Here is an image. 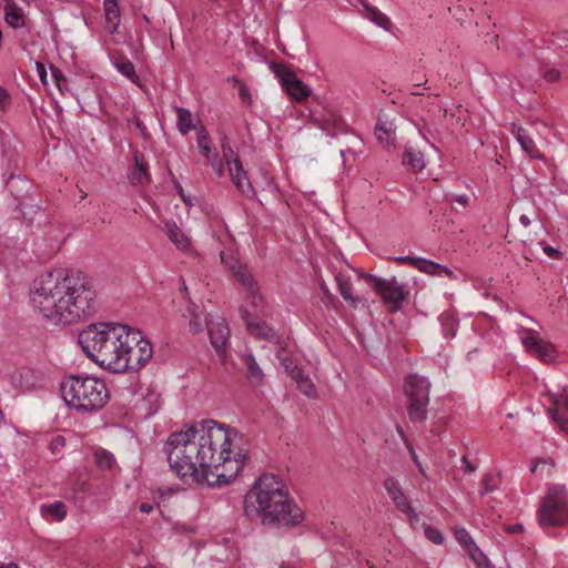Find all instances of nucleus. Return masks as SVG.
Segmentation results:
<instances>
[{
  "instance_id": "a19ab883",
  "label": "nucleus",
  "mask_w": 568,
  "mask_h": 568,
  "mask_svg": "<svg viewBox=\"0 0 568 568\" xmlns=\"http://www.w3.org/2000/svg\"><path fill=\"white\" fill-rule=\"evenodd\" d=\"M555 463L552 459H538L530 467L531 473H539L541 476H550L552 474Z\"/></svg>"
},
{
  "instance_id": "1a4fd4ad",
  "label": "nucleus",
  "mask_w": 568,
  "mask_h": 568,
  "mask_svg": "<svg viewBox=\"0 0 568 568\" xmlns=\"http://www.w3.org/2000/svg\"><path fill=\"white\" fill-rule=\"evenodd\" d=\"M241 318L244 321L247 331L257 338L265 341H275L277 338L275 331L252 314L244 305L240 306Z\"/></svg>"
},
{
  "instance_id": "72a5a7b5",
  "label": "nucleus",
  "mask_w": 568,
  "mask_h": 568,
  "mask_svg": "<svg viewBox=\"0 0 568 568\" xmlns=\"http://www.w3.org/2000/svg\"><path fill=\"white\" fill-rule=\"evenodd\" d=\"M366 16L367 18L373 21L378 27L383 28L384 30H390L392 28V21L390 19L379 11L378 9L374 7H366Z\"/></svg>"
},
{
  "instance_id": "20e7f679",
  "label": "nucleus",
  "mask_w": 568,
  "mask_h": 568,
  "mask_svg": "<svg viewBox=\"0 0 568 568\" xmlns=\"http://www.w3.org/2000/svg\"><path fill=\"white\" fill-rule=\"evenodd\" d=\"M134 341L129 326L113 323L91 324L79 334V344L83 352L99 366L112 373L128 371V359L121 354L129 347V342Z\"/></svg>"
},
{
  "instance_id": "473e14b6",
  "label": "nucleus",
  "mask_w": 568,
  "mask_h": 568,
  "mask_svg": "<svg viewBox=\"0 0 568 568\" xmlns=\"http://www.w3.org/2000/svg\"><path fill=\"white\" fill-rule=\"evenodd\" d=\"M520 341L525 348L534 354L540 347L544 339L539 338L534 329L524 328L520 331Z\"/></svg>"
},
{
  "instance_id": "39448f33",
  "label": "nucleus",
  "mask_w": 568,
  "mask_h": 568,
  "mask_svg": "<svg viewBox=\"0 0 568 568\" xmlns=\"http://www.w3.org/2000/svg\"><path fill=\"white\" fill-rule=\"evenodd\" d=\"M60 390L67 406L79 413L98 412L109 400L105 383L93 376H67L60 384Z\"/></svg>"
},
{
  "instance_id": "aec40b11",
  "label": "nucleus",
  "mask_w": 568,
  "mask_h": 568,
  "mask_svg": "<svg viewBox=\"0 0 568 568\" xmlns=\"http://www.w3.org/2000/svg\"><path fill=\"white\" fill-rule=\"evenodd\" d=\"M244 364L246 366V375L247 379L253 386H261L264 382V373L260 365L257 364L253 354H247L244 356Z\"/></svg>"
},
{
  "instance_id": "8fccbe9b",
  "label": "nucleus",
  "mask_w": 568,
  "mask_h": 568,
  "mask_svg": "<svg viewBox=\"0 0 568 568\" xmlns=\"http://www.w3.org/2000/svg\"><path fill=\"white\" fill-rule=\"evenodd\" d=\"M320 288L323 294V301L325 304H334L336 302V296L331 293L328 286L324 282L320 284Z\"/></svg>"
},
{
  "instance_id": "a878e982",
  "label": "nucleus",
  "mask_w": 568,
  "mask_h": 568,
  "mask_svg": "<svg viewBox=\"0 0 568 568\" xmlns=\"http://www.w3.org/2000/svg\"><path fill=\"white\" fill-rule=\"evenodd\" d=\"M403 163L414 171H422L425 168L424 155L420 151L406 146L403 155Z\"/></svg>"
},
{
  "instance_id": "0eeeda50",
  "label": "nucleus",
  "mask_w": 568,
  "mask_h": 568,
  "mask_svg": "<svg viewBox=\"0 0 568 568\" xmlns=\"http://www.w3.org/2000/svg\"><path fill=\"white\" fill-rule=\"evenodd\" d=\"M359 276L381 295L384 304L389 307L390 312L400 310L403 302L408 295L404 284L397 282L395 277L386 280L372 274H361Z\"/></svg>"
},
{
  "instance_id": "e2e57ef3",
  "label": "nucleus",
  "mask_w": 568,
  "mask_h": 568,
  "mask_svg": "<svg viewBox=\"0 0 568 568\" xmlns=\"http://www.w3.org/2000/svg\"><path fill=\"white\" fill-rule=\"evenodd\" d=\"M559 72L557 70H550L546 73V79L550 82L558 80Z\"/></svg>"
},
{
  "instance_id": "2f4dec72",
  "label": "nucleus",
  "mask_w": 568,
  "mask_h": 568,
  "mask_svg": "<svg viewBox=\"0 0 568 568\" xmlns=\"http://www.w3.org/2000/svg\"><path fill=\"white\" fill-rule=\"evenodd\" d=\"M130 335L135 337L134 342H129V347H125V354L123 353L122 357L128 359V371H139L141 367H135V362H138V353L133 347L134 344H139L140 341V332L130 328Z\"/></svg>"
},
{
  "instance_id": "b1692460",
  "label": "nucleus",
  "mask_w": 568,
  "mask_h": 568,
  "mask_svg": "<svg viewBox=\"0 0 568 568\" xmlns=\"http://www.w3.org/2000/svg\"><path fill=\"white\" fill-rule=\"evenodd\" d=\"M415 267L419 270L420 272L430 274V275H442L445 274L446 276H452L453 272L440 264H437L435 262L417 257Z\"/></svg>"
},
{
  "instance_id": "423d86ee",
  "label": "nucleus",
  "mask_w": 568,
  "mask_h": 568,
  "mask_svg": "<svg viewBox=\"0 0 568 568\" xmlns=\"http://www.w3.org/2000/svg\"><path fill=\"white\" fill-rule=\"evenodd\" d=\"M541 528L568 525V489L565 485L549 484L537 510Z\"/></svg>"
},
{
  "instance_id": "4d7b16f0",
  "label": "nucleus",
  "mask_w": 568,
  "mask_h": 568,
  "mask_svg": "<svg viewBox=\"0 0 568 568\" xmlns=\"http://www.w3.org/2000/svg\"><path fill=\"white\" fill-rule=\"evenodd\" d=\"M221 261L229 267V264L240 263L234 256L225 255L224 252L220 254Z\"/></svg>"
},
{
  "instance_id": "a18cd8bd",
  "label": "nucleus",
  "mask_w": 568,
  "mask_h": 568,
  "mask_svg": "<svg viewBox=\"0 0 568 568\" xmlns=\"http://www.w3.org/2000/svg\"><path fill=\"white\" fill-rule=\"evenodd\" d=\"M425 536L428 540L436 545H442L444 541V536L442 531L437 528L426 526L424 529Z\"/></svg>"
},
{
  "instance_id": "58836bf2",
  "label": "nucleus",
  "mask_w": 568,
  "mask_h": 568,
  "mask_svg": "<svg viewBox=\"0 0 568 568\" xmlns=\"http://www.w3.org/2000/svg\"><path fill=\"white\" fill-rule=\"evenodd\" d=\"M94 462L99 468L105 470L112 467L114 457L105 449H98L94 452Z\"/></svg>"
},
{
  "instance_id": "2eb2a0df",
  "label": "nucleus",
  "mask_w": 568,
  "mask_h": 568,
  "mask_svg": "<svg viewBox=\"0 0 568 568\" xmlns=\"http://www.w3.org/2000/svg\"><path fill=\"white\" fill-rule=\"evenodd\" d=\"M229 165V174L234 183L235 187L243 194H248L252 191L251 183L246 176V172L244 171L242 163L239 158H234V160Z\"/></svg>"
},
{
  "instance_id": "6ab92c4d",
  "label": "nucleus",
  "mask_w": 568,
  "mask_h": 568,
  "mask_svg": "<svg viewBox=\"0 0 568 568\" xmlns=\"http://www.w3.org/2000/svg\"><path fill=\"white\" fill-rule=\"evenodd\" d=\"M106 28L111 33L118 30L120 24V8L118 0H103Z\"/></svg>"
},
{
  "instance_id": "052dcab7",
  "label": "nucleus",
  "mask_w": 568,
  "mask_h": 568,
  "mask_svg": "<svg viewBox=\"0 0 568 568\" xmlns=\"http://www.w3.org/2000/svg\"><path fill=\"white\" fill-rule=\"evenodd\" d=\"M37 71H38V74H39V78L41 79V81L45 82L47 71L42 63L37 62Z\"/></svg>"
},
{
  "instance_id": "79ce46f5",
  "label": "nucleus",
  "mask_w": 568,
  "mask_h": 568,
  "mask_svg": "<svg viewBox=\"0 0 568 568\" xmlns=\"http://www.w3.org/2000/svg\"><path fill=\"white\" fill-rule=\"evenodd\" d=\"M197 145L206 159H210V156L213 155L211 140L204 128H202L199 132Z\"/></svg>"
},
{
  "instance_id": "f3484780",
  "label": "nucleus",
  "mask_w": 568,
  "mask_h": 568,
  "mask_svg": "<svg viewBox=\"0 0 568 568\" xmlns=\"http://www.w3.org/2000/svg\"><path fill=\"white\" fill-rule=\"evenodd\" d=\"M40 513L44 519L60 523L67 517V506L63 501L57 500L41 505Z\"/></svg>"
},
{
  "instance_id": "ea45409f",
  "label": "nucleus",
  "mask_w": 568,
  "mask_h": 568,
  "mask_svg": "<svg viewBox=\"0 0 568 568\" xmlns=\"http://www.w3.org/2000/svg\"><path fill=\"white\" fill-rule=\"evenodd\" d=\"M246 308L250 305L253 310H260L263 306V296L258 292V287L255 286L246 292L245 304Z\"/></svg>"
},
{
  "instance_id": "3c124183",
  "label": "nucleus",
  "mask_w": 568,
  "mask_h": 568,
  "mask_svg": "<svg viewBox=\"0 0 568 568\" xmlns=\"http://www.w3.org/2000/svg\"><path fill=\"white\" fill-rule=\"evenodd\" d=\"M65 446V439L63 436H55L50 443V449L53 453H59Z\"/></svg>"
},
{
  "instance_id": "f8f14e48",
  "label": "nucleus",
  "mask_w": 568,
  "mask_h": 568,
  "mask_svg": "<svg viewBox=\"0 0 568 568\" xmlns=\"http://www.w3.org/2000/svg\"><path fill=\"white\" fill-rule=\"evenodd\" d=\"M207 328L211 345L219 356H223L226 352L231 334L229 325L224 320H221L220 322L207 326Z\"/></svg>"
},
{
  "instance_id": "c85d7f7f",
  "label": "nucleus",
  "mask_w": 568,
  "mask_h": 568,
  "mask_svg": "<svg viewBox=\"0 0 568 568\" xmlns=\"http://www.w3.org/2000/svg\"><path fill=\"white\" fill-rule=\"evenodd\" d=\"M135 172L133 173V180L141 183L143 180L150 181L149 164L144 159V155L136 151L134 152Z\"/></svg>"
},
{
  "instance_id": "c756f323",
  "label": "nucleus",
  "mask_w": 568,
  "mask_h": 568,
  "mask_svg": "<svg viewBox=\"0 0 568 568\" xmlns=\"http://www.w3.org/2000/svg\"><path fill=\"white\" fill-rule=\"evenodd\" d=\"M113 65L115 69L125 78L136 83L139 81V77L135 72L134 64L125 57H119L113 61Z\"/></svg>"
},
{
  "instance_id": "6e6d98bb",
  "label": "nucleus",
  "mask_w": 568,
  "mask_h": 568,
  "mask_svg": "<svg viewBox=\"0 0 568 568\" xmlns=\"http://www.w3.org/2000/svg\"><path fill=\"white\" fill-rule=\"evenodd\" d=\"M399 264H410L413 266L416 265L417 257H410V256H396L394 258Z\"/></svg>"
},
{
  "instance_id": "4be33fe9",
  "label": "nucleus",
  "mask_w": 568,
  "mask_h": 568,
  "mask_svg": "<svg viewBox=\"0 0 568 568\" xmlns=\"http://www.w3.org/2000/svg\"><path fill=\"white\" fill-rule=\"evenodd\" d=\"M4 21L8 26L13 29H19L24 27V14L23 10L18 7L17 3H11L9 6H4Z\"/></svg>"
},
{
  "instance_id": "a211bd4d",
  "label": "nucleus",
  "mask_w": 568,
  "mask_h": 568,
  "mask_svg": "<svg viewBox=\"0 0 568 568\" xmlns=\"http://www.w3.org/2000/svg\"><path fill=\"white\" fill-rule=\"evenodd\" d=\"M292 379L296 383L297 388L308 398H316L317 393L315 385L308 375H306L302 368H293Z\"/></svg>"
},
{
  "instance_id": "4468645a",
  "label": "nucleus",
  "mask_w": 568,
  "mask_h": 568,
  "mask_svg": "<svg viewBox=\"0 0 568 568\" xmlns=\"http://www.w3.org/2000/svg\"><path fill=\"white\" fill-rule=\"evenodd\" d=\"M396 126L392 121L378 116L375 125V135L377 141L387 149L394 148L396 143Z\"/></svg>"
},
{
  "instance_id": "412c9836",
  "label": "nucleus",
  "mask_w": 568,
  "mask_h": 568,
  "mask_svg": "<svg viewBox=\"0 0 568 568\" xmlns=\"http://www.w3.org/2000/svg\"><path fill=\"white\" fill-rule=\"evenodd\" d=\"M335 281L341 296L353 307H356L358 298L353 295V285L348 276L342 273L335 275Z\"/></svg>"
},
{
  "instance_id": "9d476101",
  "label": "nucleus",
  "mask_w": 568,
  "mask_h": 568,
  "mask_svg": "<svg viewBox=\"0 0 568 568\" xmlns=\"http://www.w3.org/2000/svg\"><path fill=\"white\" fill-rule=\"evenodd\" d=\"M383 485H384V488H385L387 495L390 497L392 501L397 507V509L399 511L406 514L410 518H415L416 513H415L414 508L412 507L408 498L403 493L398 480L394 477H387L384 480Z\"/></svg>"
},
{
  "instance_id": "864d4df0",
  "label": "nucleus",
  "mask_w": 568,
  "mask_h": 568,
  "mask_svg": "<svg viewBox=\"0 0 568 568\" xmlns=\"http://www.w3.org/2000/svg\"><path fill=\"white\" fill-rule=\"evenodd\" d=\"M542 251H544V252H545L549 257H551V258H558V257L561 255V253H560V251H559V250H557V248H555V247H552V246H549V245H545V246L542 247Z\"/></svg>"
},
{
  "instance_id": "338daca9",
  "label": "nucleus",
  "mask_w": 568,
  "mask_h": 568,
  "mask_svg": "<svg viewBox=\"0 0 568 568\" xmlns=\"http://www.w3.org/2000/svg\"><path fill=\"white\" fill-rule=\"evenodd\" d=\"M0 568H19V567L14 562H9V564H0Z\"/></svg>"
},
{
  "instance_id": "09e8293b",
  "label": "nucleus",
  "mask_w": 568,
  "mask_h": 568,
  "mask_svg": "<svg viewBox=\"0 0 568 568\" xmlns=\"http://www.w3.org/2000/svg\"><path fill=\"white\" fill-rule=\"evenodd\" d=\"M11 104V95L8 90L0 85V111H6Z\"/></svg>"
},
{
  "instance_id": "5701e85b",
  "label": "nucleus",
  "mask_w": 568,
  "mask_h": 568,
  "mask_svg": "<svg viewBox=\"0 0 568 568\" xmlns=\"http://www.w3.org/2000/svg\"><path fill=\"white\" fill-rule=\"evenodd\" d=\"M229 268L233 273L237 282H240L244 286L245 292L257 286L254 282L253 276L247 271L245 265H242L241 263L229 264Z\"/></svg>"
},
{
  "instance_id": "7ed1b4c3",
  "label": "nucleus",
  "mask_w": 568,
  "mask_h": 568,
  "mask_svg": "<svg viewBox=\"0 0 568 568\" xmlns=\"http://www.w3.org/2000/svg\"><path fill=\"white\" fill-rule=\"evenodd\" d=\"M244 511L251 519L260 518L264 526L274 528L295 527L304 520V513L273 474L261 476L246 494Z\"/></svg>"
},
{
  "instance_id": "0e129e2a",
  "label": "nucleus",
  "mask_w": 568,
  "mask_h": 568,
  "mask_svg": "<svg viewBox=\"0 0 568 568\" xmlns=\"http://www.w3.org/2000/svg\"><path fill=\"white\" fill-rule=\"evenodd\" d=\"M396 430H397L398 435L400 436V438L403 440L407 442L406 434L400 425H397Z\"/></svg>"
},
{
  "instance_id": "cd10ccee",
  "label": "nucleus",
  "mask_w": 568,
  "mask_h": 568,
  "mask_svg": "<svg viewBox=\"0 0 568 568\" xmlns=\"http://www.w3.org/2000/svg\"><path fill=\"white\" fill-rule=\"evenodd\" d=\"M166 234L178 248L187 250L190 247V239L176 226V224H166Z\"/></svg>"
},
{
  "instance_id": "680f3d73",
  "label": "nucleus",
  "mask_w": 568,
  "mask_h": 568,
  "mask_svg": "<svg viewBox=\"0 0 568 568\" xmlns=\"http://www.w3.org/2000/svg\"><path fill=\"white\" fill-rule=\"evenodd\" d=\"M153 505L150 504V503H142L140 506H139V510L141 513H144V514H150L152 510H153Z\"/></svg>"
},
{
  "instance_id": "f03ea898",
  "label": "nucleus",
  "mask_w": 568,
  "mask_h": 568,
  "mask_svg": "<svg viewBox=\"0 0 568 568\" xmlns=\"http://www.w3.org/2000/svg\"><path fill=\"white\" fill-rule=\"evenodd\" d=\"M30 300L36 311L57 325L85 320L98 310L93 282L82 272L58 268L40 275Z\"/></svg>"
},
{
  "instance_id": "9b49d317",
  "label": "nucleus",
  "mask_w": 568,
  "mask_h": 568,
  "mask_svg": "<svg viewBox=\"0 0 568 568\" xmlns=\"http://www.w3.org/2000/svg\"><path fill=\"white\" fill-rule=\"evenodd\" d=\"M549 414L562 432L568 430V396L564 393L549 394Z\"/></svg>"
},
{
  "instance_id": "6e6552de",
  "label": "nucleus",
  "mask_w": 568,
  "mask_h": 568,
  "mask_svg": "<svg viewBox=\"0 0 568 568\" xmlns=\"http://www.w3.org/2000/svg\"><path fill=\"white\" fill-rule=\"evenodd\" d=\"M272 71L280 80L286 93L296 101H302L308 98L312 90L296 74L283 63H273Z\"/></svg>"
},
{
  "instance_id": "f257e3e1",
  "label": "nucleus",
  "mask_w": 568,
  "mask_h": 568,
  "mask_svg": "<svg viewBox=\"0 0 568 568\" xmlns=\"http://www.w3.org/2000/svg\"><path fill=\"white\" fill-rule=\"evenodd\" d=\"M244 436L206 419L172 433L164 446L172 471L186 484L227 485L246 458Z\"/></svg>"
},
{
  "instance_id": "5fc2aeb1",
  "label": "nucleus",
  "mask_w": 568,
  "mask_h": 568,
  "mask_svg": "<svg viewBox=\"0 0 568 568\" xmlns=\"http://www.w3.org/2000/svg\"><path fill=\"white\" fill-rule=\"evenodd\" d=\"M450 200L453 202L460 204L464 207L467 206L469 203V196L466 194L453 195Z\"/></svg>"
},
{
  "instance_id": "37998d69",
  "label": "nucleus",
  "mask_w": 568,
  "mask_h": 568,
  "mask_svg": "<svg viewBox=\"0 0 568 568\" xmlns=\"http://www.w3.org/2000/svg\"><path fill=\"white\" fill-rule=\"evenodd\" d=\"M276 358L280 361L281 365L283 366L285 372L290 374V376H292L293 368H300L297 365L294 364L292 358L286 354L285 349L282 347L276 352Z\"/></svg>"
},
{
  "instance_id": "4c0bfd02",
  "label": "nucleus",
  "mask_w": 568,
  "mask_h": 568,
  "mask_svg": "<svg viewBox=\"0 0 568 568\" xmlns=\"http://www.w3.org/2000/svg\"><path fill=\"white\" fill-rule=\"evenodd\" d=\"M534 354L536 356H538V358H540L545 363H550V362L555 361V358L557 356L555 346L551 343L546 342V341H544L541 343L540 347H538Z\"/></svg>"
},
{
  "instance_id": "ddd939ff",
  "label": "nucleus",
  "mask_w": 568,
  "mask_h": 568,
  "mask_svg": "<svg viewBox=\"0 0 568 568\" xmlns=\"http://www.w3.org/2000/svg\"><path fill=\"white\" fill-rule=\"evenodd\" d=\"M430 383L426 377L409 375L405 384L408 399H429Z\"/></svg>"
},
{
  "instance_id": "de8ad7c7",
  "label": "nucleus",
  "mask_w": 568,
  "mask_h": 568,
  "mask_svg": "<svg viewBox=\"0 0 568 568\" xmlns=\"http://www.w3.org/2000/svg\"><path fill=\"white\" fill-rule=\"evenodd\" d=\"M129 123H132L140 132V135L144 140L150 139V133L145 126V124L141 121L140 118L133 116L131 120H129Z\"/></svg>"
},
{
  "instance_id": "69168bd1",
  "label": "nucleus",
  "mask_w": 568,
  "mask_h": 568,
  "mask_svg": "<svg viewBox=\"0 0 568 568\" xmlns=\"http://www.w3.org/2000/svg\"><path fill=\"white\" fill-rule=\"evenodd\" d=\"M229 82H231L232 84H234L236 87H241V84H243V82L236 77L229 78Z\"/></svg>"
},
{
  "instance_id": "f704fd0d",
  "label": "nucleus",
  "mask_w": 568,
  "mask_h": 568,
  "mask_svg": "<svg viewBox=\"0 0 568 568\" xmlns=\"http://www.w3.org/2000/svg\"><path fill=\"white\" fill-rule=\"evenodd\" d=\"M191 318L189 322V329L193 334H199L207 327V321L202 313H197L195 308L190 310Z\"/></svg>"
},
{
  "instance_id": "603ef678",
  "label": "nucleus",
  "mask_w": 568,
  "mask_h": 568,
  "mask_svg": "<svg viewBox=\"0 0 568 568\" xmlns=\"http://www.w3.org/2000/svg\"><path fill=\"white\" fill-rule=\"evenodd\" d=\"M239 94L242 101L250 103L251 101V93L248 88L243 83L241 87H239Z\"/></svg>"
},
{
  "instance_id": "c9c22d12",
  "label": "nucleus",
  "mask_w": 568,
  "mask_h": 568,
  "mask_svg": "<svg viewBox=\"0 0 568 568\" xmlns=\"http://www.w3.org/2000/svg\"><path fill=\"white\" fill-rule=\"evenodd\" d=\"M455 536H456V539L458 540V542L470 552L473 558H475V554L473 552V549L475 551L479 552V555H483V552L479 550V548L473 541L470 535L468 534V531L466 529H464V528L457 529L455 531Z\"/></svg>"
},
{
  "instance_id": "dca6fc26",
  "label": "nucleus",
  "mask_w": 568,
  "mask_h": 568,
  "mask_svg": "<svg viewBox=\"0 0 568 568\" xmlns=\"http://www.w3.org/2000/svg\"><path fill=\"white\" fill-rule=\"evenodd\" d=\"M511 134L516 138L517 142L520 144L521 150L531 158L541 159L542 155L538 151L535 145L532 138L527 133V131L513 123L511 124Z\"/></svg>"
},
{
  "instance_id": "49530a36",
  "label": "nucleus",
  "mask_w": 568,
  "mask_h": 568,
  "mask_svg": "<svg viewBox=\"0 0 568 568\" xmlns=\"http://www.w3.org/2000/svg\"><path fill=\"white\" fill-rule=\"evenodd\" d=\"M207 161L210 162L215 174L219 178H222L224 175V164L223 160L219 156V154L214 153L213 155L210 156V159H207Z\"/></svg>"
},
{
  "instance_id": "e433bc0d",
  "label": "nucleus",
  "mask_w": 568,
  "mask_h": 568,
  "mask_svg": "<svg viewBox=\"0 0 568 568\" xmlns=\"http://www.w3.org/2000/svg\"><path fill=\"white\" fill-rule=\"evenodd\" d=\"M499 488V480L498 478L493 475L491 473H486L481 478L480 484V496H486Z\"/></svg>"
},
{
  "instance_id": "13d9d810",
  "label": "nucleus",
  "mask_w": 568,
  "mask_h": 568,
  "mask_svg": "<svg viewBox=\"0 0 568 568\" xmlns=\"http://www.w3.org/2000/svg\"><path fill=\"white\" fill-rule=\"evenodd\" d=\"M524 530V526L521 524H515L506 527V531L508 534H519Z\"/></svg>"
},
{
  "instance_id": "c03bdc74",
  "label": "nucleus",
  "mask_w": 568,
  "mask_h": 568,
  "mask_svg": "<svg viewBox=\"0 0 568 568\" xmlns=\"http://www.w3.org/2000/svg\"><path fill=\"white\" fill-rule=\"evenodd\" d=\"M221 149L223 159L226 161V163H230L234 160V158H239L233 148L231 146L230 140L226 136H223L221 140Z\"/></svg>"
},
{
  "instance_id": "7c9ffc66",
  "label": "nucleus",
  "mask_w": 568,
  "mask_h": 568,
  "mask_svg": "<svg viewBox=\"0 0 568 568\" xmlns=\"http://www.w3.org/2000/svg\"><path fill=\"white\" fill-rule=\"evenodd\" d=\"M175 112L178 116V130L182 135H185L194 128L192 113L187 109L179 106L175 108Z\"/></svg>"
},
{
  "instance_id": "393cba45",
  "label": "nucleus",
  "mask_w": 568,
  "mask_h": 568,
  "mask_svg": "<svg viewBox=\"0 0 568 568\" xmlns=\"http://www.w3.org/2000/svg\"><path fill=\"white\" fill-rule=\"evenodd\" d=\"M429 399H409L408 415L413 422H424L427 418V405Z\"/></svg>"
},
{
  "instance_id": "bf43d9fd",
  "label": "nucleus",
  "mask_w": 568,
  "mask_h": 568,
  "mask_svg": "<svg viewBox=\"0 0 568 568\" xmlns=\"http://www.w3.org/2000/svg\"><path fill=\"white\" fill-rule=\"evenodd\" d=\"M462 463L464 464V468L466 473H474L476 470V467L471 465V463L468 460L467 456H463Z\"/></svg>"
},
{
  "instance_id": "bb28decb",
  "label": "nucleus",
  "mask_w": 568,
  "mask_h": 568,
  "mask_svg": "<svg viewBox=\"0 0 568 568\" xmlns=\"http://www.w3.org/2000/svg\"><path fill=\"white\" fill-rule=\"evenodd\" d=\"M139 344H134L133 347L138 353V362H135V367H143L152 357L153 348L149 339L142 337L140 335Z\"/></svg>"
},
{
  "instance_id": "774afa93",
  "label": "nucleus",
  "mask_w": 568,
  "mask_h": 568,
  "mask_svg": "<svg viewBox=\"0 0 568 568\" xmlns=\"http://www.w3.org/2000/svg\"><path fill=\"white\" fill-rule=\"evenodd\" d=\"M520 222L525 226L529 225V223H530L529 219L526 215L520 216Z\"/></svg>"
}]
</instances>
